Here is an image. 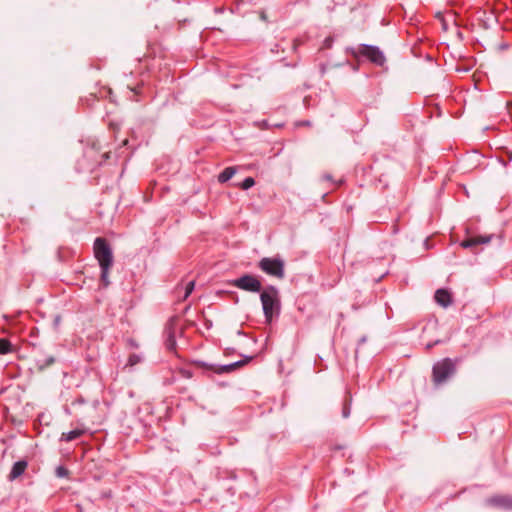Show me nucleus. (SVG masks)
<instances>
[{
	"label": "nucleus",
	"instance_id": "nucleus-4",
	"mask_svg": "<svg viewBox=\"0 0 512 512\" xmlns=\"http://www.w3.org/2000/svg\"><path fill=\"white\" fill-rule=\"evenodd\" d=\"M259 268L268 275L280 279L284 277V261L281 258H262Z\"/></svg>",
	"mask_w": 512,
	"mask_h": 512
},
{
	"label": "nucleus",
	"instance_id": "nucleus-15",
	"mask_svg": "<svg viewBox=\"0 0 512 512\" xmlns=\"http://www.w3.org/2000/svg\"><path fill=\"white\" fill-rule=\"evenodd\" d=\"M194 287H195V281L192 280V281H189L186 283V285L184 287V294L182 297L183 300L187 299L190 296V294L194 290Z\"/></svg>",
	"mask_w": 512,
	"mask_h": 512
},
{
	"label": "nucleus",
	"instance_id": "nucleus-14",
	"mask_svg": "<svg viewBox=\"0 0 512 512\" xmlns=\"http://www.w3.org/2000/svg\"><path fill=\"white\" fill-rule=\"evenodd\" d=\"M12 352V345L9 340L5 338L0 339V354L5 355Z\"/></svg>",
	"mask_w": 512,
	"mask_h": 512
},
{
	"label": "nucleus",
	"instance_id": "nucleus-17",
	"mask_svg": "<svg viewBox=\"0 0 512 512\" xmlns=\"http://www.w3.org/2000/svg\"><path fill=\"white\" fill-rule=\"evenodd\" d=\"M255 184V181L252 177H247L243 180L242 184H241V187L242 189L244 190H248L250 189L251 187H253Z\"/></svg>",
	"mask_w": 512,
	"mask_h": 512
},
{
	"label": "nucleus",
	"instance_id": "nucleus-16",
	"mask_svg": "<svg viewBox=\"0 0 512 512\" xmlns=\"http://www.w3.org/2000/svg\"><path fill=\"white\" fill-rule=\"evenodd\" d=\"M142 360L141 356L140 355H137V354H132L129 356L128 358V362H127V365L129 366H135L136 364L140 363Z\"/></svg>",
	"mask_w": 512,
	"mask_h": 512
},
{
	"label": "nucleus",
	"instance_id": "nucleus-6",
	"mask_svg": "<svg viewBox=\"0 0 512 512\" xmlns=\"http://www.w3.org/2000/svg\"><path fill=\"white\" fill-rule=\"evenodd\" d=\"M359 53L375 64L382 65L385 62L383 53L375 46L361 45Z\"/></svg>",
	"mask_w": 512,
	"mask_h": 512
},
{
	"label": "nucleus",
	"instance_id": "nucleus-7",
	"mask_svg": "<svg viewBox=\"0 0 512 512\" xmlns=\"http://www.w3.org/2000/svg\"><path fill=\"white\" fill-rule=\"evenodd\" d=\"M242 364H243L242 361H236V362L226 364V365L207 364L204 362L200 363V365L203 368L212 370L213 372H215L217 374L229 373V372L235 370L237 367L241 366Z\"/></svg>",
	"mask_w": 512,
	"mask_h": 512
},
{
	"label": "nucleus",
	"instance_id": "nucleus-20",
	"mask_svg": "<svg viewBox=\"0 0 512 512\" xmlns=\"http://www.w3.org/2000/svg\"><path fill=\"white\" fill-rule=\"evenodd\" d=\"M344 416L347 417L348 416V411H344Z\"/></svg>",
	"mask_w": 512,
	"mask_h": 512
},
{
	"label": "nucleus",
	"instance_id": "nucleus-19",
	"mask_svg": "<svg viewBox=\"0 0 512 512\" xmlns=\"http://www.w3.org/2000/svg\"><path fill=\"white\" fill-rule=\"evenodd\" d=\"M322 179H323V180H326V181H331V180H332V177H331V175H329V174H325V175H323Z\"/></svg>",
	"mask_w": 512,
	"mask_h": 512
},
{
	"label": "nucleus",
	"instance_id": "nucleus-3",
	"mask_svg": "<svg viewBox=\"0 0 512 512\" xmlns=\"http://www.w3.org/2000/svg\"><path fill=\"white\" fill-rule=\"evenodd\" d=\"M455 363L450 358L442 359L433 366V378L436 383H443L455 372Z\"/></svg>",
	"mask_w": 512,
	"mask_h": 512
},
{
	"label": "nucleus",
	"instance_id": "nucleus-11",
	"mask_svg": "<svg viewBox=\"0 0 512 512\" xmlns=\"http://www.w3.org/2000/svg\"><path fill=\"white\" fill-rule=\"evenodd\" d=\"M84 433L85 430L81 428H77L69 432H64L61 434L60 441L70 442L81 437Z\"/></svg>",
	"mask_w": 512,
	"mask_h": 512
},
{
	"label": "nucleus",
	"instance_id": "nucleus-13",
	"mask_svg": "<svg viewBox=\"0 0 512 512\" xmlns=\"http://www.w3.org/2000/svg\"><path fill=\"white\" fill-rule=\"evenodd\" d=\"M236 173V169L234 167L225 168L218 176V180L221 183H225L230 180Z\"/></svg>",
	"mask_w": 512,
	"mask_h": 512
},
{
	"label": "nucleus",
	"instance_id": "nucleus-12",
	"mask_svg": "<svg viewBox=\"0 0 512 512\" xmlns=\"http://www.w3.org/2000/svg\"><path fill=\"white\" fill-rule=\"evenodd\" d=\"M490 237H476L472 239L465 240L461 243L463 248H469L475 246L477 244H486L490 241Z\"/></svg>",
	"mask_w": 512,
	"mask_h": 512
},
{
	"label": "nucleus",
	"instance_id": "nucleus-2",
	"mask_svg": "<svg viewBox=\"0 0 512 512\" xmlns=\"http://www.w3.org/2000/svg\"><path fill=\"white\" fill-rule=\"evenodd\" d=\"M260 299L265 318L270 322L274 313L278 312L280 308L278 290L273 286H269L261 292Z\"/></svg>",
	"mask_w": 512,
	"mask_h": 512
},
{
	"label": "nucleus",
	"instance_id": "nucleus-18",
	"mask_svg": "<svg viewBox=\"0 0 512 512\" xmlns=\"http://www.w3.org/2000/svg\"><path fill=\"white\" fill-rule=\"evenodd\" d=\"M57 474H58V476H64V475L66 474V471H65V469H64V468L59 467V468L57 469Z\"/></svg>",
	"mask_w": 512,
	"mask_h": 512
},
{
	"label": "nucleus",
	"instance_id": "nucleus-10",
	"mask_svg": "<svg viewBox=\"0 0 512 512\" xmlns=\"http://www.w3.org/2000/svg\"><path fill=\"white\" fill-rule=\"evenodd\" d=\"M27 466H28V463L24 460L15 462L10 471L9 479L15 480L18 477H20L25 472Z\"/></svg>",
	"mask_w": 512,
	"mask_h": 512
},
{
	"label": "nucleus",
	"instance_id": "nucleus-5",
	"mask_svg": "<svg viewBox=\"0 0 512 512\" xmlns=\"http://www.w3.org/2000/svg\"><path fill=\"white\" fill-rule=\"evenodd\" d=\"M231 284L241 290L248 292H260L261 282L253 275L245 274L237 279H234Z\"/></svg>",
	"mask_w": 512,
	"mask_h": 512
},
{
	"label": "nucleus",
	"instance_id": "nucleus-9",
	"mask_svg": "<svg viewBox=\"0 0 512 512\" xmlns=\"http://www.w3.org/2000/svg\"><path fill=\"white\" fill-rule=\"evenodd\" d=\"M434 298L442 307H448L452 302L451 294L445 289H438L435 292Z\"/></svg>",
	"mask_w": 512,
	"mask_h": 512
},
{
	"label": "nucleus",
	"instance_id": "nucleus-8",
	"mask_svg": "<svg viewBox=\"0 0 512 512\" xmlns=\"http://www.w3.org/2000/svg\"><path fill=\"white\" fill-rule=\"evenodd\" d=\"M487 503L502 509H512V498L509 496H494L488 499Z\"/></svg>",
	"mask_w": 512,
	"mask_h": 512
},
{
	"label": "nucleus",
	"instance_id": "nucleus-1",
	"mask_svg": "<svg viewBox=\"0 0 512 512\" xmlns=\"http://www.w3.org/2000/svg\"><path fill=\"white\" fill-rule=\"evenodd\" d=\"M93 250L94 256L97 259L101 269V282L103 283L104 287H107L110 284L108 277L109 270L113 265L112 250L107 241L103 238H96Z\"/></svg>",
	"mask_w": 512,
	"mask_h": 512
}]
</instances>
